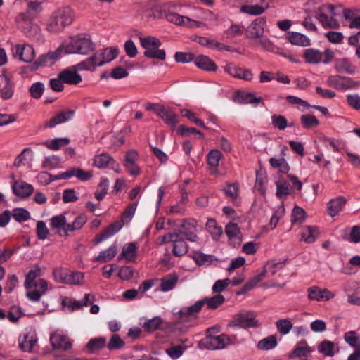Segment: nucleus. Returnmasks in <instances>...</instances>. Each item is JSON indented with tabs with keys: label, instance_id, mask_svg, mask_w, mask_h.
<instances>
[{
	"label": "nucleus",
	"instance_id": "49",
	"mask_svg": "<svg viewBox=\"0 0 360 360\" xmlns=\"http://www.w3.org/2000/svg\"><path fill=\"white\" fill-rule=\"evenodd\" d=\"M181 115L182 117H186L191 122L195 123L198 126H199L205 129H208V127L205 124V122H203V120L198 118L197 117V114L191 112L190 110L186 109V108L181 110Z\"/></svg>",
	"mask_w": 360,
	"mask_h": 360
},
{
	"label": "nucleus",
	"instance_id": "46",
	"mask_svg": "<svg viewBox=\"0 0 360 360\" xmlns=\"http://www.w3.org/2000/svg\"><path fill=\"white\" fill-rule=\"evenodd\" d=\"M70 269L66 268H56L53 270L52 274L54 281L61 284H67Z\"/></svg>",
	"mask_w": 360,
	"mask_h": 360
},
{
	"label": "nucleus",
	"instance_id": "62",
	"mask_svg": "<svg viewBox=\"0 0 360 360\" xmlns=\"http://www.w3.org/2000/svg\"><path fill=\"white\" fill-rule=\"evenodd\" d=\"M84 274L79 271H71L68 274V283L69 285H82L84 283Z\"/></svg>",
	"mask_w": 360,
	"mask_h": 360
},
{
	"label": "nucleus",
	"instance_id": "52",
	"mask_svg": "<svg viewBox=\"0 0 360 360\" xmlns=\"http://www.w3.org/2000/svg\"><path fill=\"white\" fill-rule=\"evenodd\" d=\"M11 215L15 220L19 223L24 222L30 218V213L28 210L22 207L13 209Z\"/></svg>",
	"mask_w": 360,
	"mask_h": 360
},
{
	"label": "nucleus",
	"instance_id": "41",
	"mask_svg": "<svg viewBox=\"0 0 360 360\" xmlns=\"http://www.w3.org/2000/svg\"><path fill=\"white\" fill-rule=\"evenodd\" d=\"M202 300L204 305L207 304L209 309H217L225 302V297L221 294H217L211 297H206Z\"/></svg>",
	"mask_w": 360,
	"mask_h": 360
},
{
	"label": "nucleus",
	"instance_id": "20",
	"mask_svg": "<svg viewBox=\"0 0 360 360\" xmlns=\"http://www.w3.org/2000/svg\"><path fill=\"white\" fill-rule=\"evenodd\" d=\"M75 114V110H68L61 111L44 124L45 128H53L57 124L64 123L71 119Z\"/></svg>",
	"mask_w": 360,
	"mask_h": 360
},
{
	"label": "nucleus",
	"instance_id": "5",
	"mask_svg": "<svg viewBox=\"0 0 360 360\" xmlns=\"http://www.w3.org/2000/svg\"><path fill=\"white\" fill-rule=\"evenodd\" d=\"M63 52V44L58 47L54 51H49L39 57L32 64L25 67V70L31 72L37 70L40 67L53 65L61 57Z\"/></svg>",
	"mask_w": 360,
	"mask_h": 360
},
{
	"label": "nucleus",
	"instance_id": "27",
	"mask_svg": "<svg viewBox=\"0 0 360 360\" xmlns=\"http://www.w3.org/2000/svg\"><path fill=\"white\" fill-rule=\"evenodd\" d=\"M93 165L98 169H105L109 165H114L115 160L108 153L96 155L94 158Z\"/></svg>",
	"mask_w": 360,
	"mask_h": 360
},
{
	"label": "nucleus",
	"instance_id": "61",
	"mask_svg": "<svg viewBox=\"0 0 360 360\" xmlns=\"http://www.w3.org/2000/svg\"><path fill=\"white\" fill-rule=\"evenodd\" d=\"M340 91H346L347 89H355L359 87L360 82L355 81L349 77L342 76Z\"/></svg>",
	"mask_w": 360,
	"mask_h": 360
},
{
	"label": "nucleus",
	"instance_id": "15",
	"mask_svg": "<svg viewBox=\"0 0 360 360\" xmlns=\"http://www.w3.org/2000/svg\"><path fill=\"white\" fill-rule=\"evenodd\" d=\"M285 37L292 45L303 47L311 45V40L305 34L300 32L288 31Z\"/></svg>",
	"mask_w": 360,
	"mask_h": 360
},
{
	"label": "nucleus",
	"instance_id": "42",
	"mask_svg": "<svg viewBox=\"0 0 360 360\" xmlns=\"http://www.w3.org/2000/svg\"><path fill=\"white\" fill-rule=\"evenodd\" d=\"M307 217L305 210L297 205H295L291 213V223L294 224H301L304 222Z\"/></svg>",
	"mask_w": 360,
	"mask_h": 360
},
{
	"label": "nucleus",
	"instance_id": "39",
	"mask_svg": "<svg viewBox=\"0 0 360 360\" xmlns=\"http://www.w3.org/2000/svg\"><path fill=\"white\" fill-rule=\"evenodd\" d=\"M106 344L105 337H97L89 340L86 345V348L89 354H94L96 351L103 349Z\"/></svg>",
	"mask_w": 360,
	"mask_h": 360
},
{
	"label": "nucleus",
	"instance_id": "9",
	"mask_svg": "<svg viewBox=\"0 0 360 360\" xmlns=\"http://www.w3.org/2000/svg\"><path fill=\"white\" fill-rule=\"evenodd\" d=\"M76 65L68 67L58 73V76L66 84L77 85L82 81V75L78 73Z\"/></svg>",
	"mask_w": 360,
	"mask_h": 360
},
{
	"label": "nucleus",
	"instance_id": "6",
	"mask_svg": "<svg viewBox=\"0 0 360 360\" xmlns=\"http://www.w3.org/2000/svg\"><path fill=\"white\" fill-rule=\"evenodd\" d=\"M256 315V313L252 310L248 311L245 314H236L233 319L229 322L228 326L243 329L257 328L259 322L255 319Z\"/></svg>",
	"mask_w": 360,
	"mask_h": 360
},
{
	"label": "nucleus",
	"instance_id": "7",
	"mask_svg": "<svg viewBox=\"0 0 360 360\" xmlns=\"http://www.w3.org/2000/svg\"><path fill=\"white\" fill-rule=\"evenodd\" d=\"M138 158V152L134 149L129 150L125 153L123 165L131 176H137L141 174L140 168L136 164Z\"/></svg>",
	"mask_w": 360,
	"mask_h": 360
},
{
	"label": "nucleus",
	"instance_id": "57",
	"mask_svg": "<svg viewBox=\"0 0 360 360\" xmlns=\"http://www.w3.org/2000/svg\"><path fill=\"white\" fill-rule=\"evenodd\" d=\"M276 196L279 199H282L283 198L288 195L290 193V190L292 187L284 181L283 183L280 181H277L276 183Z\"/></svg>",
	"mask_w": 360,
	"mask_h": 360
},
{
	"label": "nucleus",
	"instance_id": "26",
	"mask_svg": "<svg viewBox=\"0 0 360 360\" xmlns=\"http://www.w3.org/2000/svg\"><path fill=\"white\" fill-rule=\"evenodd\" d=\"M16 53L19 56V59L25 63H30L35 56L34 50L30 45H17Z\"/></svg>",
	"mask_w": 360,
	"mask_h": 360
},
{
	"label": "nucleus",
	"instance_id": "58",
	"mask_svg": "<svg viewBox=\"0 0 360 360\" xmlns=\"http://www.w3.org/2000/svg\"><path fill=\"white\" fill-rule=\"evenodd\" d=\"M195 56L191 52L177 51L174 54V60L176 63H188L194 61Z\"/></svg>",
	"mask_w": 360,
	"mask_h": 360
},
{
	"label": "nucleus",
	"instance_id": "51",
	"mask_svg": "<svg viewBox=\"0 0 360 360\" xmlns=\"http://www.w3.org/2000/svg\"><path fill=\"white\" fill-rule=\"evenodd\" d=\"M222 154L220 150L212 149L207 155V162L210 167L216 169L219 166Z\"/></svg>",
	"mask_w": 360,
	"mask_h": 360
},
{
	"label": "nucleus",
	"instance_id": "44",
	"mask_svg": "<svg viewBox=\"0 0 360 360\" xmlns=\"http://www.w3.org/2000/svg\"><path fill=\"white\" fill-rule=\"evenodd\" d=\"M278 345L277 339L275 335H269L259 340L257 344V348L260 350H270L275 348Z\"/></svg>",
	"mask_w": 360,
	"mask_h": 360
},
{
	"label": "nucleus",
	"instance_id": "33",
	"mask_svg": "<svg viewBox=\"0 0 360 360\" xmlns=\"http://www.w3.org/2000/svg\"><path fill=\"white\" fill-rule=\"evenodd\" d=\"M4 78L5 84L0 90L1 97L3 100H8L12 98L14 94V83L11 78L5 73L1 75Z\"/></svg>",
	"mask_w": 360,
	"mask_h": 360
},
{
	"label": "nucleus",
	"instance_id": "50",
	"mask_svg": "<svg viewBox=\"0 0 360 360\" xmlns=\"http://www.w3.org/2000/svg\"><path fill=\"white\" fill-rule=\"evenodd\" d=\"M322 7L319 6L317 8H314L315 17L319 20L321 24L324 28L333 27L336 28L339 26L338 23L336 22L332 25L328 20V17L326 14L321 12Z\"/></svg>",
	"mask_w": 360,
	"mask_h": 360
},
{
	"label": "nucleus",
	"instance_id": "25",
	"mask_svg": "<svg viewBox=\"0 0 360 360\" xmlns=\"http://www.w3.org/2000/svg\"><path fill=\"white\" fill-rule=\"evenodd\" d=\"M174 7V4L172 2L155 6L151 9V16L155 19H167V15H169L171 8Z\"/></svg>",
	"mask_w": 360,
	"mask_h": 360
},
{
	"label": "nucleus",
	"instance_id": "30",
	"mask_svg": "<svg viewBox=\"0 0 360 360\" xmlns=\"http://www.w3.org/2000/svg\"><path fill=\"white\" fill-rule=\"evenodd\" d=\"M163 319L160 316H156L152 319L146 320L142 325V327L144 331L148 333H151L158 330L165 331L166 330L165 328H160L161 325L163 323Z\"/></svg>",
	"mask_w": 360,
	"mask_h": 360
},
{
	"label": "nucleus",
	"instance_id": "53",
	"mask_svg": "<svg viewBox=\"0 0 360 360\" xmlns=\"http://www.w3.org/2000/svg\"><path fill=\"white\" fill-rule=\"evenodd\" d=\"M61 305L62 307H68L70 309V311L80 309L84 307V304H82L80 300H76L68 297H63L62 298Z\"/></svg>",
	"mask_w": 360,
	"mask_h": 360
},
{
	"label": "nucleus",
	"instance_id": "59",
	"mask_svg": "<svg viewBox=\"0 0 360 360\" xmlns=\"http://www.w3.org/2000/svg\"><path fill=\"white\" fill-rule=\"evenodd\" d=\"M122 251L127 258H131L130 262L134 261L137 257L138 246L134 242L129 243L123 246Z\"/></svg>",
	"mask_w": 360,
	"mask_h": 360
},
{
	"label": "nucleus",
	"instance_id": "45",
	"mask_svg": "<svg viewBox=\"0 0 360 360\" xmlns=\"http://www.w3.org/2000/svg\"><path fill=\"white\" fill-rule=\"evenodd\" d=\"M70 141V139L67 137L55 138L53 139L47 140L44 144L51 150H57L62 146L68 145Z\"/></svg>",
	"mask_w": 360,
	"mask_h": 360
},
{
	"label": "nucleus",
	"instance_id": "40",
	"mask_svg": "<svg viewBox=\"0 0 360 360\" xmlns=\"http://www.w3.org/2000/svg\"><path fill=\"white\" fill-rule=\"evenodd\" d=\"M178 281V276L176 274H169L161 280L160 289L162 291L167 292L172 290Z\"/></svg>",
	"mask_w": 360,
	"mask_h": 360
},
{
	"label": "nucleus",
	"instance_id": "13",
	"mask_svg": "<svg viewBox=\"0 0 360 360\" xmlns=\"http://www.w3.org/2000/svg\"><path fill=\"white\" fill-rule=\"evenodd\" d=\"M288 148L286 146H283L281 151V158L279 159H276L274 157H272L269 159L270 165L274 168L278 169L280 173L283 174H288V172L290 169V167L284 157L287 155Z\"/></svg>",
	"mask_w": 360,
	"mask_h": 360
},
{
	"label": "nucleus",
	"instance_id": "14",
	"mask_svg": "<svg viewBox=\"0 0 360 360\" xmlns=\"http://www.w3.org/2000/svg\"><path fill=\"white\" fill-rule=\"evenodd\" d=\"M68 225L66 217L63 214L55 215L50 219L49 226L51 230H57L56 233L60 236H68L66 226Z\"/></svg>",
	"mask_w": 360,
	"mask_h": 360
},
{
	"label": "nucleus",
	"instance_id": "19",
	"mask_svg": "<svg viewBox=\"0 0 360 360\" xmlns=\"http://www.w3.org/2000/svg\"><path fill=\"white\" fill-rule=\"evenodd\" d=\"M314 351V349L307 345L305 340L300 341L294 349L288 354L289 359L302 358L307 356L309 353Z\"/></svg>",
	"mask_w": 360,
	"mask_h": 360
},
{
	"label": "nucleus",
	"instance_id": "29",
	"mask_svg": "<svg viewBox=\"0 0 360 360\" xmlns=\"http://www.w3.org/2000/svg\"><path fill=\"white\" fill-rule=\"evenodd\" d=\"M118 49L115 47H107L100 50L98 56L102 57V60H99L98 65H103L105 63H110L116 58L118 56Z\"/></svg>",
	"mask_w": 360,
	"mask_h": 360
},
{
	"label": "nucleus",
	"instance_id": "24",
	"mask_svg": "<svg viewBox=\"0 0 360 360\" xmlns=\"http://www.w3.org/2000/svg\"><path fill=\"white\" fill-rule=\"evenodd\" d=\"M50 342L53 349L68 350L72 347V343L67 340V337L59 333H53L50 337Z\"/></svg>",
	"mask_w": 360,
	"mask_h": 360
},
{
	"label": "nucleus",
	"instance_id": "36",
	"mask_svg": "<svg viewBox=\"0 0 360 360\" xmlns=\"http://www.w3.org/2000/svg\"><path fill=\"white\" fill-rule=\"evenodd\" d=\"M37 342L35 334L27 333L24 335L23 339L19 342V347L23 352H30Z\"/></svg>",
	"mask_w": 360,
	"mask_h": 360
},
{
	"label": "nucleus",
	"instance_id": "18",
	"mask_svg": "<svg viewBox=\"0 0 360 360\" xmlns=\"http://www.w3.org/2000/svg\"><path fill=\"white\" fill-rule=\"evenodd\" d=\"M335 71L338 73L354 75L356 72V67L352 64L347 58H338L335 60L334 65Z\"/></svg>",
	"mask_w": 360,
	"mask_h": 360
},
{
	"label": "nucleus",
	"instance_id": "43",
	"mask_svg": "<svg viewBox=\"0 0 360 360\" xmlns=\"http://www.w3.org/2000/svg\"><path fill=\"white\" fill-rule=\"evenodd\" d=\"M335 344L330 340H324L321 341L317 346L319 353L323 354L326 356L332 357L334 356Z\"/></svg>",
	"mask_w": 360,
	"mask_h": 360
},
{
	"label": "nucleus",
	"instance_id": "12",
	"mask_svg": "<svg viewBox=\"0 0 360 360\" xmlns=\"http://www.w3.org/2000/svg\"><path fill=\"white\" fill-rule=\"evenodd\" d=\"M192 258L198 266H210L214 264L217 266L219 259L213 255L205 254L198 250H193L188 255Z\"/></svg>",
	"mask_w": 360,
	"mask_h": 360
},
{
	"label": "nucleus",
	"instance_id": "11",
	"mask_svg": "<svg viewBox=\"0 0 360 360\" xmlns=\"http://www.w3.org/2000/svg\"><path fill=\"white\" fill-rule=\"evenodd\" d=\"M58 179H69L72 176H76L82 181H86L91 179L93 177V172L84 171L79 167H72L70 169L58 174Z\"/></svg>",
	"mask_w": 360,
	"mask_h": 360
},
{
	"label": "nucleus",
	"instance_id": "4",
	"mask_svg": "<svg viewBox=\"0 0 360 360\" xmlns=\"http://www.w3.org/2000/svg\"><path fill=\"white\" fill-rule=\"evenodd\" d=\"M214 328L207 329L205 337L199 342V348L218 350L224 349L228 345L231 344V339L226 334L222 333L217 336L210 334L209 333Z\"/></svg>",
	"mask_w": 360,
	"mask_h": 360
},
{
	"label": "nucleus",
	"instance_id": "32",
	"mask_svg": "<svg viewBox=\"0 0 360 360\" xmlns=\"http://www.w3.org/2000/svg\"><path fill=\"white\" fill-rule=\"evenodd\" d=\"M117 251V245L114 244L110 246L108 249L101 251L98 255L95 257L94 261L100 263H106L112 260L115 257Z\"/></svg>",
	"mask_w": 360,
	"mask_h": 360
},
{
	"label": "nucleus",
	"instance_id": "21",
	"mask_svg": "<svg viewBox=\"0 0 360 360\" xmlns=\"http://www.w3.org/2000/svg\"><path fill=\"white\" fill-rule=\"evenodd\" d=\"M204 306V302L200 300L189 307H182L177 313L181 319L187 318L188 316H195L198 314Z\"/></svg>",
	"mask_w": 360,
	"mask_h": 360
},
{
	"label": "nucleus",
	"instance_id": "28",
	"mask_svg": "<svg viewBox=\"0 0 360 360\" xmlns=\"http://www.w3.org/2000/svg\"><path fill=\"white\" fill-rule=\"evenodd\" d=\"M236 100L238 103L248 104V103H259L262 101L261 96L256 97L251 92H245L244 91L238 90L236 92Z\"/></svg>",
	"mask_w": 360,
	"mask_h": 360
},
{
	"label": "nucleus",
	"instance_id": "3",
	"mask_svg": "<svg viewBox=\"0 0 360 360\" xmlns=\"http://www.w3.org/2000/svg\"><path fill=\"white\" fill-rule=\"evenodd\" d=\"M141 46L146 49L143 55L146 58L158 59L160 60H165L166 58V51L164 49H160L161 46V41L153 37L146 36L140 38Z\"/></svg>",
	"mask_w": 360,
	"mask_h": 360
},
{
	"label": "nucleus",
	"instance_id": "31",
	"mask_svg": "<svg viewBox=\"0 0 360 360\" xmlns=\"http://www.w3.org/2000/svg\"><path fill=\"white\" fill-rule=\"evenodd\" d=\"M345 203L346 200L344 196H338L330 200L327 205L329 214L332 217L336 216L342 210Z\"/></svg>",
	"mask_w": 360,
	"mask_h": 360
},
{
	"label": "nucleus",
	"instance_id": "54",
	"mask_svg": "<svg viewBox=\"0 0 360 360\" xmlns=\"http://www.w3.org/2000/svg\"><path fill=\"white\" fill-rule=\"evenodd\" d=\"M241 12L252 15H259L265 11V8L258 4L255 5H243L240 8Z\"/></svg>",
	"mask_w": 360,
	"mask_h": 360
},
{
	"label": "nucleus",
	"instance_id": "10",
	"mask_svg": "<svg viewBox=\"0 0 360 360\" xmlns=\"http://www.w3.org/2000/svg\"><path fill=\"white\" fill-rule=\"evenodd\" d=\"M266 24L265 17H259L254 20L246 30V37L254 39L263 37L264 26Z\"/></svg>",
	"mask_w": 360,
	"mask_h": 360
},
{
	"label": "nucleus",
	"instance_id": "55",
	"mask_svg": "<svg viewBox=\"0 0 360 360\" xmlns=\"http://www.w3.org/2000/svg\"><path fill=\"white\" fill-rule=\"evenodd\" d=\"M306 229L307 233H302V239L307 243H314L317 238V235L315 233L319 234L318 228L314 226H307Z\"/></svg>",
	"mask_w": 360,
	"mask_h": 360
},
{
	"label": "nucleus",
	"instance_id": "38",
	"mask_svg": "<svg viewBox=\"0 0 360 360\" xmlns=\"http://www.w3.org/2000/svg\"><path fill=\"white\" fill-rule=\"evenodd\" d=\"M267 182V175L265 170L259 169L256 172V181L255 188L262 195L266 193V187L264 184Z\"/></svg>",
	"mask_w": 360,
	"mask_h": 360
},
{
	"label": "nucleus",
	"instance_id": "34",
	"mask_svg": "<svg viewBox=\"0 0 360 360\" xmlns=\"http://www.w3.org/2000/svg\"><path fill=\"white\" fill-rule=\"evenodd\" d=\"M173 242L172 254L175 257H182L188 252V245L184 238H175Z\"/></svg>",
	"mask_w": 360,
	"mask_h": 360
},
{
	"label": "nucleus",
	"instance_id": "63",
	"mask_svg": "<svg viewBox=\"0 0 360 360\" xmlns=\"http://www.w3.org/2000/svg\"><path fill=\"white\" fill-rule=\"evenodd\" d=\"M29 91L32 98L39 99L44 91V85L41 82H35L30 87Z\"/></svg>",
	"mask_w": 360,
	"mask_h": 360
},
{
	"label": "nucleus",
	"instance_id": "22",
	"mask_svg": "<svg viewBox=\"0 0 360 360\" xmlns=\"http://www.w3.org/2000/svg\"><path fill=\"white\" fill-rule=\"evenodd\" d=\"M163 122L174 129L176 124L179 123L178 115L169 108H166L165 106L162 110L161 113L158 116Z\"/></svg>",
	"mask_w": 360,
	"mask_h": 360
},
{
	"label": "nucleus",
	"instance_id": "64",
	"mask_svg": "<svg viewBox=\"0 0 360 360\" xmlns=\"http://www.w3.org/2000/svg\"><path fill=\"white\" fill-rule=\"evenodd\" d=\"M60 163V158L56 155L46 157L42 162V168H48L49 169L57 168Z\"/></svg>",
	"mask_w": 360,
	"mask_h": 360
},
{
	"label": "nucleus",
	"instance_id": "37",
	"mask_svg": "<svg viewBox=\"0 0 360 360\" xmlns=\"http://www.w3.org/2000/svg\"><path fill=\"white\" fill-rule=\"evenodd\" d=\"M207 231L211 235L214 240H219L220 236L222 234V228L219 226L217 224V221L214 218H210L207 219L205 224Z\"/></svg>",
	"mask_w": 360,
	"mask_h": 360
},
{
	"label": "nucleus",
	"instance_id": "8",
	"mask_svg": "<svg viewBox=\"0 0 360 360\" xmlns=\"http://www.w3.org/2000/svg\"><path fill=\"white\" fill-rule=\"evenodd\" d=\"M124 221H115L111 224H110L106 228H105L100 233L97 234L94 240L93 243L94 245H96L106 240L109 237L117 233L124 226Z\"/></svg>",
	"mask_w": 360,
	"mask_h": 360
},
{
	"label": "nucleus",
	"instance_id": "2",
	"mask_svg": "<svg viewBox=\"0 0 360 360\" xmlns=\"http://www.w3.org/2000/svg\"><path fill=\"white\" fill-rule=\"evenodd\" d=\"M96 47L91 39L82 37V34L76 37H72L70 41L63 48V51L67 54L87 55L94 51Z\"/></svg>",
	"mask_w": 360,
	"mask_h": 360
},
{
	"label": "nucleus",
	"instance_id": "23",
	"mask_svg": "<svg viewBox=\"0 0 360 360\" xmlns=\"http://www.w3.org/2000/svg\"><path fill=\"white\" fill-rule=\"evenodd\" d=\"M98 52L94 53L91 56L86 58L84 60H82L79 63L76 64V67L79 71L84 70H89L93 71L95 70L96 67H100L98 65L99 60L98 56Z\"/></svg>",
	"mask_w": 360,
	"mask_h": 360
},
{
	"label": "nucleus",
	"instance_id": "48",
	"mask_svg": "<svg viewBox=\"0 0 360 360\" xmlns=\"http://www.w3.org/2000/svg\"><path fill=\"white\" fill-rule=\"evenodd\" d=\"M87 218L84 214L78 215L72 223H68L66 231H75L81 229L86 224Z\"/></svg>",
	"mask_w": 360,
	"mask_h": 360
},
{
	"label": "nucleus",
	"instance_id": "60",
	"mask_svg": "<svg viewBox=\"0 0 360 360\" xmlns=\"http://www.w3.org/2000/svg\"><path fill=\"white\" fill-rule=\"evenodd\" d=\"M272 124L274 128L279 130H284L288 127V120L284 115H273L271 116Z\"/></svg>",
	"mask_w": 360,
	"mask_h": 360
},
{
	"label": "nucleus",
	"instance_id": "35",
	"mask_svg": "<svg viewBox=\"0 0 360 360\" xmlns=\"http://www.w3.org/2000/svg\"><path fill=\"white\" fill-rule=\"evenodd\" d=\"M323 56L322 52L319 50L309 48L304 50L303 58L307 63L309 64H317L321 61Z\"/></svg>",
	"mask_w": 360,
	"mask_h": 360
},
{
	"label": "nucleus",
	"instance_id": "16",
	"mask_svg": "<svg viewBox=\"0 0 360 360\" xmlns=\"http://www.w3.org/2000/svg\"><path fill=\"white\" fill-rule=\"evenodd\" d=\"M194 64L199 69L206 72H216L218 68L217 64L205 55L197 56L194 60Z\"/></svg>",
	"mask_w": 360,
	"mask_h": 360
},
{
	"label": "nucleus",
	"instance_id": "56",
	"mask_svg": "<svg viewBox=\"0 0 360 360\" xmlns=\"http://www.w3.org/2000/svg\"><path fill=\"white\" fill-rule=\"evenodd\" d=\"M138 205L137 202H134L129 205H128L122 214L120 216V220L124 221L125 222H129L132 219L134 213L136 212V207Z\"/></svg>",
	"mask_w": 360,
	"mask_h": 360
},
{
	"label": "nucleus",
	"instance_id": "47",
	"mask_svg": "<svg viewBox=\"0 0 360 360\" xmlns=\"http://www.w3.org/2000/svg\"><path fill=\"white\" fill-rule=\"evenodd\" d=\"M300 121L303 128L310 129L318 127L320 124L319 120L314 115L307 114L300 117Z\"/></svg>",
	"mask_w": 360,
	"mask_h": 360
},
{
	"label": "nucleus",
	"instance_id": "1",
	"mask_svg": "<svg viewBox=\"0 0 360 360\" xmlns=\"http://www.w3.org/2000/svg\"><path fill=\"white\" fill-rule=\"evenodd\" d=\"M74 19L73 11L69 6L58 8L53 13L46 23V30L50 32H58L70 25Z\"/></svg>",
	"mask_w": 360,
	"mask_h": 360
},
{
	"label": "nucleus",
	"instance_id": "17",
	"mask_svg": "<svg viewBox=\"0 0 360 360\" xmlns=\"http://www.w3.org/2000/svg\"><path fill=\"white\" fill-rule=\"evenodd\" d=\"M13 193L22 198L30 196L34 192L32 185L25 181H15L12 187Z\"/></svg>",
	"mask_w": 360,
	"mask_h": 360
}]
</instances>
